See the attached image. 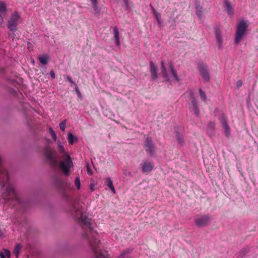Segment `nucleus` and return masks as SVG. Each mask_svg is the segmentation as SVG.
Masks as SVG:
<instances>
[{
	"label": "nucleus",
	"instance_id": "nucleus-15",
	"mask_svg": "<svg viewBox=\"0 0 258 258\" xmlns=\"http://www.w3.org/2000/svg\"><path fill=\"white\" fill-rule=\"evenodd\" d=\"M150 72L151 78L153 80L156 79L157 78V67L154 64L153 61L150 62Z\"/></svg>",
	"mask_w": 258,
	"mask_h": 258
},
{
	"label": "nucleus",
	"instance_id": "nucleus-18",
	"mask_svg": "<svg viewBox=\"0 0 258 258\" xmlns=\"http://www.w3.org/2000/svg\"><path fill=\"white\" fill-rule=\"evenodd\" d=\"M150 6L151 7V9L152 10V11L153 13L154 16H155V17L156 18V19L159 25H160L162 23L161 14L156 11V10L155 9V8L153 7V6L151 4L150 5Z\"/></svg>",
	"mask_w": 258,
	"mask_h": 258
},
{
	"label": "nucleus",
	"instance_id": "nucleus-10",
	"mask_svg": "<svg viewBox=\"0 0 258 258\" xmlns=\"http://www.w3.org/2000/svg\"><path fill=\"white\" fill-rule=\"evenodd\" d=\"M143 173L148 174L154 168V165L153 162L150 160H144L140 164Z\"/></svg>",
	"mask_w": 258,
	"mask_h": 258
},
{
	"label": "nucleus",
	"instance_id": "nucleus-11",
	"mask_svg": "<svg viewBox=\"0 0 258 258\" xmlns=\"http://www.w3.org/2000/svg\"><path fill=\"white\" fill-rule=\"evenodd\" d=\"M92 9V13L96 17L101 16V8L99 6V0H89Z\"/></svg>",
	"mask_w": 258,
	"mask_h": 258
},
{
	"label": "nucleus",
	"instance_id": "nucleus-22",
	"mask_svg": "<svg viewBox=\"0 0 258 258\" xmlns=\"http://www.w3.org/2000/svg\"><path fill=\"white\" fill-rule=\"evenodd\" d=\"M215 127V123L214 122L210 121L208 124V133L210 136L212 135L214 132Z\"/></svg>",
	"mask_w": 258,
	"mask_h": 258
},
{
	"label": "nucleus",
	"instance_id": "nucleus-25",
	"mask_svg": "<svg viewBox=\"0 0 258 258\" xmlns=\"http://www.w3.org/2000/svg\"><path fill=\"white\" fill-rule=\"evenodd\" d=\"M176 137L178 144L180 146H183L184 144V140L182 136L180 135L178 133H177Z\"/></svg>",
	"mask_w": 258,
	"mask_h": 258
},
{
	"label": "nucleus",
	"instance_id": "nucleus-31",
	"mask_svg": "<svg viewBox=\"0 0 258 258\" xmlns=\"http://www.w3.org/2000/svg\"><path fill=\"white\" fill-rule=\"evenodd\" d=\"M248 252V248H244L240 251V255H244L245 253H247Z\"/></svg>",
	"mask_w": 258,
	"mask_h": 258
},
{
	"label": "nucleus",
	"instance_id": "nucleus-26",
	"mask_svg": "<svg viewBox=\"0 0 258 258\" xmlns=\"http://www.w3.org/2000/svg\"><path fill=\"white\" fill-rule=\"evenodd\" d=\"M196 15L200 19H202L203 16L202 8L199 6H196Z\"/></svg>",
	"mask_w": 258,
	"mask_h": 258
},
{
	"label": "nucleus",
	"instance_id": "nucleus-36",
	"mask_svg": "<svg viewBox=\"0 0 258 258\" xmlns=\"http://www.w3.org/2000/svg\"><path fill=\"white\" fill-rule=\"evenodd\" d=\"M6 69L4 68L1 67L0 68V74L3 75L5 73Z\"/></svg>",
	"mask_w": 258,
	"mask_h": 258
},
{
	"label": "nucleus",
	"instance_id": "nucleus-5",
	"mask_svg": "<svg viewBox=\"0 0 258 258\" xmlns=\"http://www.w3.org/2000/svg\"><path fill=\"white\" fill-rule=\"evenodd\" d=\"M21 15L18 12H13L8 20L7 27L12 32H16L17 26L20 23Z\"/></svg>",
	"mask_w": 258,
	"mask_h": 258
},
{
	"label": "nucleus",
	"instance_id": "nucleus-32",
	"mask_svg": "<svg viewBox=\"0 0 258 258\" xmlns=\"http://www.w3.org/2000/svg\"><path fill=\"white\" fill-rule=\"evenodd\" d=\"M67 79L72 84L75 85V83L73 81L72 78L70 76H67L66 77Z\"/></svg>",
	"mask_w": 258,
	"mask_h": 258
},
{
	"label": "nucleus",
	"instance_id": "nucleus-29",
	"mask_svg": "<svg viewBox=\"0 0 258 258\" xmlns=\"http://www.w3.org/2000/svg\"><path fill=\"white\" fill-rule=\"evenodd\" d=\"M75 184L78 189H80L81 187V182L80 177L79 176L76 177L75 180Z\"/></svg>",
	"mask_w": 258,
	"mask_h": 258
},
{
	"label": "nucleus",
	"instance_id": "nucleus-17",
	"mask_svg": "<svg viewBox=\"0 0 258 258\" xmlns=\"http://www.w3.org/2000/svg\"><path fill=\"white\" fill-rule=\"evenodd\" d=\"M105 184L107 185L113 194L115 193V189L110 177H107L105 178Z\"/></svg>",
	"mask_w": 258,
	"mask_h": 258
},
{
	"label": "nucleus",
	"instance_id": "nucleus-12",
	"mask_svg": "<svg viewBox=\"0 0 258 258\" xmlns=\"http://www.w3.org/2000/svg\"><path fill=\"white\" fill-rule=\"evenodd\" d=\"M220 122L224 130L225 136L229 137L230 135V128L227 122V118L226 116L222 114L220 117Z\"/></svg>",
	"mask_w": 258,
	"mask_h": 258
},
{
	"label": "nucleus",
	"instance_id": "nucleus-8",
	"mask_svg": "<svg viewBox=\"0 0 258 258\" xmlns=\"http://www.w3.org/2000/svg\"><path fill=\"white\" fill-rule=\"evenodd\" d=\"M144 148L147 154L153 156L155 152V146L153 143L152 139L150 137H147L144 143Z\"/></svg>",
	"mask_w": 258,
	"mask_h": 258
},
{
	"label": "nucleus",
	"instance_id": "nucleus-27",
	"mask_svg": "<svg viewBox=\"0 0 258 258\" xmlns=\"http://www.w3.org/2000/svg\"><path fill=\"white\" fill-rule=\"evenodd\" d=\"M199 93L200 96L201 97V99L205 102H206L207 100V96L205 92H204L201 88L199 89Z\"/></svg>",
	"mask_w": 258,
	"mask_h": 258
},
{
	"label": "nucleus",
	"instance_id": "nucleus-3",
	"mask_svg": "<svg viewBox=\"0 0 258 258\" xmlns=\"http://www.w3.org/2000/svg\"><path fill=\"white\" fill-rule=\"evenodd\" d=\"M161 66L162 76L165 81L174 80L176 82L181 81L171 61H168V63L165 64L163 61H162Z\"/></svg>",
	"mask_w": 258,
	"mask_h": 258
},
{
	"label": "nucleus",
	"instance_id": "nucleus-38",
	"mask_svg": "<svg viewBox=\"0 0 258 258\" xmlns=\"http://www.w3.org/2000/svg\"><path fill=\"white\" fill-rule=\"evenodd\" d=\"M76 94L79 98H82V94L80 91H77V92H76Z\"/></svg>",
	"mask_w": 258,
	"mask_h": 258
},
{
	"label": "nucleus",
	"instance_id": "nucleus-13",
	"mask_svg": "<svg viewBox=\"0 0 258 258\" xmlns=\"http://www.w3.org/2000/svg\"><path fill=\"white\" fill-rule=\"evenodd\" d=\"M215 32L216 41L218 45V48L222 50L223 48V37L222 32L219 28H216L215 30Z\"/></svg>",
	"mask_w": 258,
	"mask_h": 258
},
{
	"label": "nucleus",
	"instance_id": "nucleus-28",
	"mask_svg": "<svg viewBox=\"0 0 258 258\" xmlns=\"http://www.w3.org/2000/svg\"><path fill=\"white\" fill-rule=\"evenodd\" d=\"M49 133L50 134L52 139L54 141H56L57 139V136L53 128L51 127H49L48 128Z\"/></svg>",
	"mask_w": 258,
	"mask_h": 258
},
{
	"label": "nucleus",
	"instance_id": "nucleus-19",
	"mask_svg": "<svg viewBox=\"0 0 258 258\" xmlns=\"http://www.w3.org/2000/svg\"><path fill=\"white\" fill-rule=\"evenodd\" d=\"M113 33H114V37L115 39V43L116 45L119 46L120 45V41H119V31L117 27H113Z\"/></svg>",
	"mask_w": 258,
	"mask_h": 258
},
{
	"label": "nucleus",
	"instance_id": "nucleus-14",
	"mask_svg": "<svg viewBox=\"0 0 258 258\" xmlns=\"http://www.w3.org/2000/svg\"><path fill=\"white\" fill-rule=\"evenodd\" d=\"M7 11L6 4L0 1V26H2L4 23V20L6 17Z\"/></svg>",
	"mask_w": 258,
	"mask_h": 258
},
{
	"label": "nucleus",
	"instance_id": "nucleus-33",
	"mask_svg": "<svg viewBox=\"0 0 258 258\" xmlns=\"http://www.w3.org/2000/svg\"><path fill=\"white\" fill-rule=\"evenodd\" d=\"M95 184L93 183H91L89 185V188L91 191H93L95 190Z\"/></svg>",
	"mask_w": 258,
	"mask_h": 258
},
{
	"label": "nucleus",
	"instance_id": "nucleus-37",
	"mask_svg": "<svg viewBox=\"0 0 258 258\" xmlns=\"http://www.w3.org/2000/svg\"><path fill=\"white\" fill-rule=\"evenodd\" d=\"M123 174L125 176L130 175H131V172H129V171H127V170H126V169H124V170H123Z\"/></svg>",
	"mask_w": 258,
	"mask_h": 258
},
{
	"label": "nucleus",
	"instance_id": "nucleus-20",
	"mask_svg": "<svg viewBox=\"0 0 258 258\" xmlns=\"http://www.w3.org/2000/svg\"><path fill=\"white\" fill-rule=\"evenodd\" d=\"M38 59L40 63L43 65L47 64L49 61V57L46 54L40 55L38 56Z\"/></svg>",
	"mask_w": 258,
	"mask_h": 258
},
{
	"label": "nucleus",
	"instance_id": "nucleus-4",
	"mask_svg": "<svg viewBox=\"0 0 258 258\" xmlns=\"http://www.w3.org/2000/svg\"><path fill=\"white\" fill-rule=\"evenodd\" d=\"M248 22L241 19L237 24L234 37V44L238 45L243 40L246 34V30L248 27Z\"/></svg>",
	"mask_w": 258,
	"mask_h": 258
},
{
	"label": "nucleus",
	"instance_id": "nucleus-16",
	"mask_svg": "<svg viewBox=\"0 0 258 258\" xmlns=\"http://www.w3.org/2000/svg\"><path fill=\"white\" fill-rule=\"evenodd\" d=\"M224 4L225 7L226 8L228 14L230 17H232L234 14L233 7H232V6L230 5V3L228 0H225Z\"/></svg>",
	"mask_w": 258,
	"mask_h": 258
},
{
	"label": "nucleus",
	"instance_id": "nucleus-7",
	"mask_svg": "<svg viewBox=\"0 0 258 258\" xmlns=\"http://www.w3.org/2000/svg\"><path fill=\"white\" fill-rule=\"evenodd\" d=\"M211 219L209 215H197L195 219L196 225L199 227H205L208 225Z\"/></svg>",
	"mask_w": 258,
	"mask_h": 258
},
{
	"label": "nucleus",
	"instance_id": "nucleus-35",
	"mask_svg": "<svg viewBox=\"0 0 258 258\" xmlns=\"http://www.w3.org/2000/svg\"><path fill=\"white\" fill-rule=\"evenodd\" d=\"M50 75L51 76V77L52 78V79H54L55 78V73L54 72V71L53 70H51L50 73Z\"/></svg>",
	"mask_w": 258,
	"mask_h": 258
},
{
	"label": "nucleus",
	"instance_id": "nucleus-2",
	"mask_svg": "<svg viewBox=\"0 0 258 258\" xmlns=\"http://www.w3.org/2000/svg\"><path fill=\"white\" fill-rule=\"evenodd\" d=\"M57 145L59 152L63 156L62 161L58 163L56 151L52 150L48 147L45 148L44 154L51 167L55 168L58 166L63 173L68 176L70 173L71 169L73 167V163L69 153L66 151L64 144L58 141Z\"/></svg>",
	"mask_w": 258,
	"mask_h": 258
},
{
	"label": "nucleus",
	"instance_id": "nucleus-23",
	"mask_svg": "<svg viewBox=\"0 0 258 258\" xmlns=\"http://www.w3.org/2000/svg\"><path fill=\"white\" fill-rule=\"evenodd\" d=\"M10 256L11 252L8 249H5L3 251H0L1 258H10Z\"/></svg>",
	"mask_w": 258,
	"mask_h": 258
},
{
	"label": "nucleus",
	"instance_id": "nucleus-39",
	"mask_svg": "<svg viewBox=\"0 0 258 258\" xmlns=\"http://www.w3.org/2000/svg\"><path fill=\"white\" fill-rule=\"evenodd\" d=\"M75 85V89L76 92H77V91H80L78 87H77V86L76 84Z\"/></svg>",
	"mask_w": 258,
	"mask_h": 258
},
{
	"label": "nucleus",
	"instance_id": "nucleus-40",
	"mask_svg": "<svg viewBox=\"0 0 258 258\" xmlns=\"http://www.w3.org/2000/svg\"><path fill=\"white\" fill-rule=\"evenodd\" d=\"M2 234H3L2 232H1V231H0V236H1L2 235Z\"/></svg>",
	"mask_w": 258,
	"mask_h": 258
},
{
	"label": "nucleus",
	"instance_id": "nucleus-21",
	"mask_svg": "<svg viewBox=\"0 0 258 258\" xmlns=\"http://www.w3.org/2000/svg\"><path fill=\"white\" fill-rule=\"evenodd\" d=\"M67 139L68 143L70 145H73L75 143V142L78 141V138L74 136L73 135V134L71 133H68Z\"/></svg>",
	"mask_w": 258,
	"mask_h": 258
},
{
	"label": "nucleus",
	"instance_id": "nucleus-1",
	"mask_svg": "<svg viewBox=\"0 0 258 258\" xmlns=\"http://www.w3.org/2000/svg\"><path fill=\"white\" fill-rule=\"evenodd\" d=\"M82 209V204L76 201L72 206L71 212L73 217L79 221L83 230V237L89 243L95 258H111L108 251L102 248L98 233L93 230L91 219L86 216ZM131 252V249H125L117 258H132Z\"/></svg>",
	"mask_w": 258,
	"mask_h": 258
},
{
	"label": "nucleus",
	"instance_id": "nucleus-24",
	"mask_svg": "<svg viewBox=\"0 0 258 258\" xmlns=\"http://www.w3.org/2000/svg\"><path fill=\"white\" fill-rule=\"evenodd\" d=\"M21 248V246L20 244H17L14 249L13 253L16 256V258H18L19 255Z\"/></svg>",
	"mask_w": 258,
	"mask_h": 258
},
{
	"label": "nucleus",
	"instance_id": "nucleus-30",
	"mask_svg": "<svg viewBox=\"0 0 258 258\" xmlns=\"http://www.w3.org/2000/svg\"><path fill=\"white\" fill-rule=\"evenodd\" d=\"M66 125V120L64 119L59 124V128L62 131H64Z\"/></svg>",
	"mask_w": 258,
	"mask_h": 258
},
{
	"label": "nucleus",
	"instance_id": "nucleus-6",
	"mask_svg": "<svg viewBox=\"0 0 258 258\" xmlns=\"http://www.w3.org/2000/svg\"><path fill=\"white\" fill-rule=\"evenodd\" d=\"M186 97H189L191 98V103L189 104V109L191 111H194L197 116L200 114V111L198 105V101L194 96V93L191 90H188L184 94Z\"/></svg>",
	"mask_w": 258,
	"mask_h": 258
},
{
	"label": "nucleus",
	"instance_id": "nucleus-34",
	"mask_svg": "<svg viewBox=\"0 0 258 258\" xmlns=\"http://www.w3.org/2000/svg\"><path fill=\"white\" fill-rule=\"evenodd\" d=\"M242 85V81L241 80H238L237 82L236 86L238 88H239L240 87H241Z\"/></svg>",
	"mask_w": 258,
	"mask_h": 258
},
{
	"label": "nucleus",
	"instance_id": "nucleus-41",
	"mask_svg": "<svg viewBox=\"0 0 258 258\" xmlns=\"http://www.w3.org/2000/svg\"><path fill=\"white\" fill-rule=\"evenodd\" d=\"M124 2H125V0H124Z\"/></svg>",
	"mask_w": 258,
	"mask_h": 258
},
{
	"label": "nucleus",
	"instance_id": "nucleus-9",
	"mask_svg": "<svg viewBox=\"0 0 258 258\" xmlns=\"http://www.w3.org/2000/svg\"><path fill=\"white\" fill-rule=\"evenodd\" d=\"M198 68L203 81L206 82H209L210 77L207 65L203 63H200L198 64Z\"/></svg>",
	"mask_w": 258,
	"mask_h": 258
}]
</instances>
